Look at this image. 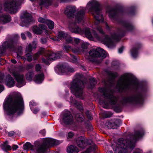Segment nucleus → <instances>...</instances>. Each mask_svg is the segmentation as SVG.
Instances as JSON below:
<instances>
[{
  "label": "nucleus",
  "mask_w": 153,
  "mask_h": 153,
  "mask_svg": "<svg viewBox=\"0 0 153 153\" xmlns=\"http://www.w3.org/2000/svg\"><path fill=\"white\" fill-rule=\"evenodd\" d=\"M87 9L84 7H80L76 10L74 6H68L65 9L64 13L68 16L75 18V21H70L69 24V28L73 33H75L84 34L87 38L91 40L95 39L101 41L106 45L108 48H112L115 45V41H119L123 35L122 33L126 31H130L134 28L133 25L131 23L125 22H120L122 27L118 30L119 34H114L110 38L107 35H105L104 38L102 39L98 33L94 30H92V34L88 27L85 28L83 30L78 26L77 24H82L84 22L85 11Z\"/></svg>",
  "instance_id": "obj_1"
},
{
  "label": "nucleus",
  "mask_w": 153,
  "mask_h": 153,
  "mask_svg": "<svg viewBox=\"0 0 153 153\" xmlns=\"http://www.w3.org/2000/svg\"><path fill=\"white\" fill-rule=\"evenodd\" d=\"M3 107L4 114L10 121H12L14 117L21 115L24 109V103L21 94L16 92L11 93L5 100Z\"/></svg>",
  "instance_id": "obj_2"
},
{
  "label": "nucleus",
  "mask_w": 153,
  "mask_h": 153,
  "mask_svg": "<svg viewBox=\"0 0 153 153\" xmlns=\"http://www.w3.org/2000/svg\"><path fill=\"white\" fill-rule=\"evenodd\" d=\"M144 135L143 129L137 131L132 137L133 140L129 141L123 138L118 140L117 143H114L112 147L115 152L118 153H130L135 146L137 141L142 138Z\"/></svg>",
  "instance_id": "obj_3"
},
{
  "label": "nucleus",
  "mask_w": 153,
  "mask_h": 153,
  "mask_svg": "<svg viewBox=\"0 0 153 153\" xmlns=\"http://www.w3.org/2000/svg\"><path fill=\"white\" fill-rule=\"evenodd\" d=\"M86 8L93 15L96 20L94 25H90V27L92 29L91 30L90 29L91 33L92 34L93 30L96 32L95 30H96L99 33L104 35L105 32L102 27L98 25L99 23L103 22L104 21L103 16L102 13L99 3L95 1H91L87 4Z\"/></svg>",
  "instance_id": "obj_4"
},
{
  "label": "nucleus",
  "mask_w": 153,
  "mask_h": 153,
  "mask_svg": "<svg viewBox=\"0 0 153 153\" xmlns=\"http://www.w3.org/2000/svg\"><path fill=\"white\" fill-rule=\"evenodd\" d=\"M136 89L139 93L123 98L122 102L123 104H131L139 106L143 105L145 100L143 94L148 91V87L146 84L139 83L136 86Z\"/></svg>",
  "instance_id": "obj_5"
},
{
  "label": "nucleus",
  "mask_w": 153,
  "mask_h": 153,
  "mask_svg": "<svg viewBox=\"0 0 153 153\" xmlns=\"http://www.w3.org/2000/svg\"><path fill=\"white\" fill-rule=\"evenodd\" d=\"M133 75L130 73H127L123 74L117 82L116 88L120 92L130 90L133 86Z\"/></svg>",
  "instance_id": "obj_6"
},
{
  "label": "nucleus",
  "mask_w": 153,
  "mask_h": 153,
  "mask_svg": "<svg viewBox=\"0 0 153 153\" xmlns=\"http://www.w3.org/2000/svg\"><path fill=\"white\" fill-rule=\"evenodd\" d=\"M100 92L103 93L105 98L107 101L100 100V103L102 105L104 108H107L108 105H114L116 104L118 100V98L113 94L114 90L108 88L107 86L103 88H99Z\"/></svg>",
  "instance_id": "obj_7"
},
{
  "label": "nucleus",
  "mask_w": 153,
  "mask_h": 153,
  "mask_svg": "<svg viewBox=\"0 0 153 153\" xmlns=\"http://www.w3.org/2000/svg\"><path fill=\"white\" fill-rule=\"evenodd\" d=\"M89 56H85V58L97 64H99L102 59L107 56L106 52L103 49L98 48L96 50H91L88 53Z\"/></svg>",
  "instance_id": "obj_8"
},
{
  "label": "nucleus",
  "mask_w": 153,
  "mask_h": 153,
  "mask_svg": "<svg viewBox=\"0 0 153 153\" xmlns=\"http://www.w3.org/2000/svg\"><path fill=\"white\" fill-rule=\"evenodd\" d=\"M84 86L83 82L77 78L74 79L70 84L71 92L76 97L82 98L83 88Z\"/></svg>",
  "instance_id": "obj_9"
},
{
  "label": "nucleus",
  "mask_w": 153,
  "mask_h": 153,
  "mask_svg": "<svg viewBox=\"0 0 153 153\" xmlns=\"http://www.w3.org/2000/svg\"><path fill=\"white\" fill-rule=\"evenodd\" d=\"M10 73L15 78L17 83L16 85L20 88L25 84L24 75L21 74L18 69L15 67H11L9 69Z\"/></svg>",
  "instance_id": "obj_10"
},
{
  "label": "nucleus",
  "mask_w": 153,
  "mask_h": 153,
  "mask_svg": "<svg viewBox=\"0 0 153 153\" xmlns=\"http://www.w3.org/2000/svg\"><path fill=\"white\" fill-rule=\"evenodd\" d=\"M23 0H18L16 1L13 0L9 2H6L4 5L5 10L11 13H14L17 12L20 8V4Z\"/></svg>",
  "instance_id": "obj_11"
},
{
  "label": "nucleus",
  "mask_w": 153,
  "mask_h": 153,
  "mask_svg": "<svg viewBox=\"0 0 153 153\" xmlns=\"http://www.w3.org/2000/svg\"><path fill=\"white\" fill-rule=\"evenodd\" d=\"M18 45L17 40L14 38L10 39L7 42H5L2 46H0V56L3 54L6 49L9 48L15 50Z\"/></svg>",
  "instance_id": "obj_12"
},
{
  "label": "nucleus",
  "mask_w": 153,
  "mask_h": 153,
  "mask_svg": "<svg viewBox=\"0 0 153 153\" xmlns=\"http://www.w3.org/2000/svg\"><path fill=\"white\" fill-rule=\"evenodd\" d=\"M61 53V52H59L57 53L49 52L47 53L45 58L42 59V61L43 63L48 65L49 64V61L60 58L61 56L60 53Z\"/></svg>",
  "instance_id": "obj_13"
},
{
  "label": "nucleus",
  "mask_w": 153,
  "mask_h": 153,
  "mask_svg": "<svg viewBox=\"0 0 153 153\" xmlns=\"http://www.w3.org/2000/svg\"><path fill=\"white\" fill-rule=\"evenodd\" d=\"M32 30L34 33L37 35L42 33L43 30H44L45 34L47 35H49L51 33V32L48 31L45 25L43 24L40 25L39 27L36 26H33Z\"/></svg>",
  "instance_id": "obj_14"
},
{
  "label": "nucleus",
  "mask_w": 153,
  "mask_h": 153,
  "mask_svg": "<svg viewBox=\"0 0 153 153\" xmlns=\"http://www.w3.org/2000/svg\"><path fill=\"white\" fill-rule=\"evenodd\" d=\"M63 117V123L66 125H71L74 123L73 117L71 113L69 111L65 110Z\"/></svg>",
  "instance_id": "obj_15"
},
{
  "label": "nucleus",
  "mask_w": 153,
  "mask_h": 153,
  "mask_svg": "<svg viewBox=\"0 0 153 153\" xmlns=\"http://www.w3.org/2000/svg\"><path fill=\"white\" fill-rule=\"evenodd\" d=\"M21 19L24 25L27 26L33 22V19L31 15L26 13L22 14Z\"/></svg>",
  "instance_id": "obj_16"
},
{
  "label": "nucleus",
  "mask_w": 153,
  "mask_h": 153,
  "mask_svg": "<svg viewBox=\"0 0 153 153\" xmlns=\"http://www.w3.org/2000/svg\"><path fill=\"white\" fill-rule=\"evenodd\" d=\"M57 68L59 71L58 74H68L69 72L74 71L73 68L67 67L64 65L58 66Z\"/></svg>",
  "instance_id": "obj_17"
},
{
  "label": "nucleus",
  "mask_w": 153,
  "mask_h": 153,
  "mask_svg": "<svg viewBox=\"0 0 153 153\" xmlns=\"http://www.w3.org/2000/svg\"><path fill=\"white\" fill-rule=\"evenodd\" d=\"M43 142L47 148H50L53 145H59L61 143L59 140L51 138H45L44 139Z\"/></svg>",
  "instance_id": "obj_18"
},
{
  "label": "nucleus",
  "mask_w": 153,
  "mask_h": 153,
  "mask_svg": "<svg viewBox=\"0 0 153 153\" xmlns=\"http://www.w3.org/2000/svg\"><path fill=\"white\" fill-rule=\"evenodd\" d=\"M76 142L77 146L82 149L85 148L88 144L87 140L82 136L77 138Z\"/></svg>",
  "instance_id": "obj_19"
},
{
  "label": "nucleus",
  "mask_w": 153,
  "mask_h": 153,
  "mask_svg": "<svg viewBox=\"0 0 153 153\" xmlns=\"http://www.w3.org/2000/svg\"><path fill=\"white\" fill-rule=\"evenodd\" d=\"M120 11L118 10L109 9L107 11V13H108L110 19H114L116 18L118 15Z\"/></svg>",
  "instance_id": "obj_20"
},
{
  "label": "nucleus",
  "mask_w": 153,
  "mask_h": 153,
  "mask_svg": "<svg viewBox=\"0 0 153 153\" xmlns=\"http://www.w3.org/2000/svg\"><path fill=\"white\" fill-rule=\"evenodd\" d=\"M1 8L0 7V24H4L11 21V17L8 14H2L1 12Z\"/></svg>",
  "instance_id": "obj_21"
},
{
  "label": "nucleus",
  "mask_w": 153,
  "mask_h": 153,
  "mask_svg": "<svg viewBox=\"0 0 153 153\" xmlns=\"http://www.w3.org/2000/svg\"><path fill=\"white\" fill-rule=\"evenodd\" d=\"M88 43H83L80 47L73 49L72 51L74 53H85V50L88 48Z\"/></svg>",
  "instance_id": "obj_22"
},
{
  "label": "nucleus",
  "mask_w": 153,
  "mask_h": 153,
  "mask_svg": "<svg viewBox=\"0 0 153 153\" xmlns=\"http://www.w3.org/2000/svg\"><path fill=\"white\" fill-rule=\"evenodd\" d=\"M44 79V75L43 73L36 74L33 77V80L36 83L40 84L42 83Z\"/></svg>",
  "instance_id": "obj_23"
},
{
  "label": "nucleus",
  "mask_w": 153,
  "mask_h": 153,
  "mask_svg": "<svg viewBox=\"0 0 153 153\" xmlns=\"http://www.w3.org/2000/svg\"><path fill=\"white\" fill-rule=\"evenodd\" d=\"M140 44H136L131 50L130 52L131 56L134 58H136L138 55V50L140 48Z\"/></svg>",
  "instance_id": "obj_24"
},
{
  "label": "nucleus",
  "mask_w": 153,
  "mask_h": 153,
  "mask_svg": "<svg viewBox=\"0 0 153 153\" xmlns=\"http://www.w3.org/2000/svg\"><path fill=\"white\" fill-rule=\"evenodd\" d=\"M5 82L6 85L9 87H12L15 85L14 79L10 75H8L6 76Z\"/></svg>",
  "instance_id": "obj_25"
},
{
  "label": "nucleus",
  "mask_w": 153,
  "mask_h": 153,
  "mask_svg": "<svg viewBox=\"0 0 153 153\" xmlns=\"http://www.w3.org/2000/svg\"><path fill=\"white\" fill-rule=\"evenodd\" d=\"M45 145L44 144V143L42 144L38 145L35 148V150L36 153H44L45 149L47 148Z\"/></svg>",
  "instance_id": "obj_26"
},
{
  "label": "nucleus",
  "mask_w": 153,
  "mask_h": 153,
  "mask_svg": "<svg viewBox=\"0 0 153 153\" xmlns=\"http://www.w3.org/2000/svg\"><path fill=\"white\" fill-rule=\"evenodd\" d=\"M67 152L68 153H78L79 152V150L75 146L71 145L68 146Z\"/></svg>",
  "instance_id": "obj_27"
},
{
  "label": "nucleus",
  "mask_w": 153,
  "mask_h": 153,
  "mask_svg": "<svg viewBox=\"0 0 153 153\" xmlns=\"http://www.w3.org/2000/svg\"><path fill=\"white\" fill-rule=\"evenodd\" d=\"M37 42L36 41H33L32 44H30L26 47V52H31L33 49H35L36 48V46Z\"/></svg>",
  "instance_id": "obj_28"
},
{
  "label": "nucleus",
  "mask_w": 153,
  "mask_h": 153,
  "mask_svg": "<svg viewBox=\"0 0 153 153\" xmlns=\"http://www.w3.org/2000/svg\"><path fill=\"white\" fill-rule=\"evenodd\" d=\"M70 102L71 105L76 106L80 111L82 110V107L81 104H79L76 100L72 97L70 98Z\"/></svg>",
  "instance_id": "obj_29"
},
{
  "label": "nucleus",
  "mask_w": 153,
  "mask_h": 153,
  "mask_svg": "<svg viewBox=\"0 0 153 153\" xmlns=\"http://www.w3.org/2000/svg\"><path fill=\"white\" fill-rule=\"evenodd\" d=\"M68 34L65 33L64 32L62 31H61L59 32L58 35V38L56 39H55L53 38H51V39L57 41H59V40H62V39H64L67 36Z\"/></svg>",
  "instance_id": "obj_30"
},
{
  "label": "nucleus",
  "mask_w": 153,
  "mask_h": 153,
  "mask_svg": "<svg viewBox=\"0 0 153 153\" xmlns=\"http://www.w3.org/2000/svg\"><path fill=\"white\" fill-rule=\"evenodd\" d=\"M105 125L109 129H115L117 127V125L113 121H110L107 122L106 123Z\"/></svg>",
  "instance_id": "obj_31"
},
{
  "label": "nucleus",
  "mask_w": 153,
  "mask_h": 153,
  "mask_svg": "<svg viewBox=\"0 0 153 153\" xmlns=\"http://www.w3.org/2000/svg\"><path fill=\"white\" fill-rule=\"evenodd\" d=\"M52 0H40V5L45 6L47 7L48 6L50 5L52 3Z\"/></svg>",
  "instance_id": "obj_32"
},
{
  "label": "nucleus",
  "mask_w": 153,
  "mask_h": 153,
  "mask_svg": "<svg viewBox=\"0 0 153 153\" xmlns=\"http://www.w3.org/2000/svg\"><path fill=\"white\" fill-rule=\"evenodd\" d=\"M1 147L3 150L5 152H7V150H10L11 149V146L8 145L7 141H6L3 144H1Z\"/></svg>",
  "instance_id": "obj_33"
},
{
  "label": "nucleus",
  "mask_w": 153,
  "mask_h": 153,
  "mask_svg": "<svg viewBox=\"0 0 153 153\" xmlns=\"http://www.w3.org/2000/svg\"><path fill=\"white\" fill-rule=\"evenodd\" d=\"M23 149L25 150H28L30 149L31 150L34 149L33 146L29 142H27L23 146Z\"/></svg>",
  "instance_id": "obj_34"
},
{
  "label": "nucleus",
  "mask_w": 153,
  "mask_h": 153,
  "mask_svg": "<svg viewBox=\"0 0 153 153\" xmlns=\"http://www.w3.org/2000/svg\"><path fill=\"white\" fill-rule=\"evenodd\" d=\"M34 75L33 72H29L27 73L26 75V78L27 80L31 81L33 80V76Z\"/></svg>",
  "instance_id": "obj_35"
},
{
  "label": "nucleus",
  "mask_w": 153,
  "mask_h": 153,
  "mask_svg": "<svg viewBox=\"0 0 153 153\" xmlns=\"http://www.w3.org/2000/svg\"><path fill=\"white\" fill-rule=\"evenodd\" d=\"M27 53L26 54L24 57L23 58V59L25 60L27 59L29 62H31L32 61V55L29 53V52H27Z\"/></svg>",
  "instance_id": "obj_36"
},
{
  "label": "nucleus",
  "mask_w": 153,
  "mask_h": 153,
  "mask_svg": "<svg viewBox=\"0 0 153 153\" xmlns=\"http://www.w3.org/2000/svg\"><path fill=\"white\" fill-rule=\"evenodd\" d=\"M75 117L78 121H82L84 119V117L81 113L76 114V115Z\"/></svg>",
  "instance_id": "obj_37"
},
{
  "label": "nucleus",
  "mask_w": 153,
  "mask_h": 153,
  "mask_svg": "<svg viewBox=\"0 0 153 153\" xmlns=\"http://www.w3.org/2000/svg\"><path fill=\"white\" fill-rule=\"evenodd\" d=\"M46 24H47L49 29L52 30L53 28L54 23L53 21L50 20L48 19V20L47 21Z\"/></svg>",
  "instance_id": "obj_38"
},
{
  "label": "nucleus",
  "mask_w": 153,
  "mask_h": 153,
  "mask_svg": "<svg viewBox=\"0 0 153 153\" xmlns=\"http://www.w3.org/2000/svg\"><path fill=\"white\" fill-rule=\"evenodd\" d=\"M96 145L93 144L90 146V147L86 150V151L83 153H89L90 152L95 150L96 148Z\"/></svg>",
  "instance_id": "obj_39"
},
{
  "label": "nucleus",
  "mask_w": 153,
  "mask_h": 153,
  "mask_svg": "<svg viewBox=\"0 0 153 153\" xmlns=\"http://www.w3.org/2000/svg\"><path fill=\"white\" fill-rule=\"evenodd\" d=\"M35 70L36 71H40V73H41L42 72L43 73V69L40 64H36L35 65Z\"/></svg>",
  "instance_id": "obj_40"
},
{
  "label": "nucleus",
  "mask_w": 153,
  "mask_h": 153,
  "mask_svg": "<svg viewBox=\"0 0 153 153\" xmlns=\"http://www.w3.org/2000/svg\"><path fill=\"white\" fill-rule=\"evenodd\" d=\"M73 38L71 37L68 34L65 37V39L68 43H72L73 42Z\"/></svg>",
  "instance_id": "obj_41"
},
{
  "label": "nucleus",
  "mask_w": 153,
  "mask_h": 153,
  "mask_svg": "<svg viewBox=\"0 0 153 153\" xmlns=\"http://www.w3.org/2000/svg\"><path fill=\"white\" fill-rule=\"evenodd\" d=\"M97 81L94 78H91L90 79V86L88 87L89 88H92L97 83Z\"/></svg>",
  "instance_id": "obj_42"
},
{
  "label": "nucleus",
  "mask_w": 153,
  "mask_h": 153,
  "mask_svg": "<svg viewBox=\"0 0 153 153\" xmlns=\"http://www.w3.org/2000/svg\"><path fill=\"white\" fill-rule=\"evenodd\" d=\"M109 75L113 78H114L116 77L117 75V73L116 72H113L111 71L108 73Z\"/></svg>",
  "instance_id": "obj_43"
},
{
  "label": "nucleus",
  "mask_w": 153,
  "mask_h": 153,
  "mask_svg": "<svg viewBox=\"0 0 153 153\" xmlns=\"http://www.w3.org/2000/svg\"><path fill=\"white\" fill-rule=\"evenodd\" d=\"M63 49L64 51L67 52L70 49H71V47L70 46L68 45L64 44Z\"/></svg>",
  "instance_id": "obj_44"
},
{
  "label": "nucleus",
  "mask_w": 153,
  "mask_h": 153,
  "mask_svg": "<svg viewBox=\"0 0 153 153\" xmlns=\"http://www.w3.org/2000/svg\"><path fill=\"white\" fill-rule=\"evenodd\" d=\"M37 104L36 102L32 101L30 102V106L31 110H33L34 108V107Z\"/></svg>",
  "instance_id": "obj_45"
},
{
  "label": "nucleus",
  "mask_w": 153,
  "mask_h": 153,
  "mask_svg": "<svg viewBox=\"0 0 153 153\" xmlns=\"http://www.w3.org/2000/svg\"><path fill=\"white\" fill-rule=\"evenodd\" d=\"M71 59L70 60V62L73 63H76L77 62V59L76 56L73 55H71Z\"/></svg>",
  "instance_id": "obj_46"
},
{
  "label": "nucleus",
  "mask_w": 153,
  "mask_h": 153,
  "mask_svg": "<svg viewBox=\"0 0 153 153\" xmlns=\"http://www.w3.org/2000/svg\"><path fill=\"white\" fill-rule=\"evenodd\" d=\"M48 20V19H44L42 17H39V18L38 19V22L46 24L47 22V21Z\"/></svg>",
  "instance_id": "obj_47"
},
{
  "label": "nucleus",
  "mask_w": 153,
  "mask_h": 153,
  "mask_svg": "<svg viewBox=\"0 0 153 153\" xmlns=\"http://www.w3.org/2000/svg\"><path fill=\"white\" fill-rule=\"evenodd\" d=\"M43 51L41 50L38 51L37 53H36L35 55L34 58L35 59H36L39 56L42 54L43 53Z\"/></svg>",
  "instance_id": "obj_48"
},
{
  "label": "nucleus",
  "mask_w": 153,
  "mask_h": 153,
  "mask_svg": "<svg viewBox=\"0 0 153 153\" xmlns=\"http://www.w3.org/2000/svg\"><path fill=\"white\" fill-rule=\"evenodd\" d=\"M143 152L142 150L139 149H136L134 150L133 153H142Z\"/></svg>",
  "instance_id": "obj_49"
},
{
  "label": "nucleus",
  "mask_w": 153,
  "mask_h": 153,
  "mask_svg": "<svg viewBox=\"0 0 153 153\" xmlns=\"http://www.w3.org/2000/svg\"><path fill=\"white\" fill-rule=\"evenodd\" d=\"M74 134L72 132H70L68 133L67 138L70 139L72 138L74 136Z\"/></svg>",
  "instance_id": "obj_50"
},
{
  "label": "nucleus",
  "mask_w": 153,
  "mask_h": 153,
  "mask_svg": "<svg viewBox=\"0 0 153 153\" xmlns=\"http://www.w3.org/2000/svg\"><path fill=\"white\" fill-rule=\"evenodd\" d=\"M80 40L79 39L73 38V42H74L75 44H78L80 42Z\"/></svg>",
  "instance_id": "obj_51"
},
{
  "label": "nucleus",
  "mask_w": 153,
  "mask_h": 153,
  "mask_svg": "<svg viewBox=\"0 0 153 153\" xmlns=\"http://www.w3.org/2000/svg\"><path fill=\"white\" fill-rule=\"evenodd\" d=\"M31 110L33 113L36 114L39 111V109L38 108H34L33 109V110Z\"/></svg>",
  "instance_id": "obj_52"
},
{
  "label": "nucleus",
  "mask_w": 153,
  "mask_h": 153,
  "mask_svg": "<svg viewBox=\"0 0 153 153\" xmlns=\"http://www.w3.org/2000/svg\"><path fill=\"white\" fill-rule=\"evenodd\" d=\"M4 74L0 72V82H4Z\"/></svg>",
  "instance_id": "obj_53"
},
{
  "label": "nucleus",
  "mask_w": 153,
  "mask_h": 153,
  "mask_svg": "<svg viewBox=\"0 0 153 153\" xmlns=\"http://www.w3.org/2000/svg\"><path fill=\"white\" fill-rule=\"evenodd\" d=\"M86 114L88 117L90 119V120H91L92 119V117L89 114V111H87L86 112Z\"/></svg>",
  "instance_id": "obj_54"
},
{
  "label": "nucleus",
  "mask_w": 153,
  "mask_h": 153,
  "mask_svg": "<svg viewBox=\"0 0 153 153\" xmlns=\"http://www.w3.org/2000/svg\"><path fill=\"white\" fill-rule=\"evenodd\" d=\"M33 65L31 63L29 64L26 67V69H31L33 68Z\"/></svg>",
  "instance_id": "obj_55"
},
{
  "label": "nucleus",
  "mask_w": 153,
  "mask_h": 153,
  "mask_svg": "<svg viewBox=\"0 0 153 153\" xmlns=\"http://www.w3.org/2000/svg\"><path fill=\"white\" fill-rule=\"evenodd\" d=\"M41 42L42 44H45L47 42V40L45 38H42L41 39Z\"/></svg>",
  "instance_id": "obj_56"
},
{
  "label": "nucleus",
  "mask_w": 153,
  "mask_h": 153,
  "mask_svg": "<svg viewBox=\"0 0 153 153\" xmlns=\"http://www.w3.org/2000/svg\"><path fill=\"white\" fill-rule=\"evenodd\" d=\"M15 134V132L13 131H11L9 132L8 135L9 136L11 137L14 135Z\"/></svg>",
  "instance_id": "obj_57"
},
{
  "label": "nucleus",
  "mask_w": 153,
  "mask_h": 153,
  "mask_svg": "<svg viewBox=\"0 0 153 153\" xmlns=\"http://www.w3.org/2000/svg\"><path fill=\"white\" fill-rule=\"evenodd\" d=\"M124 48L123 46H122L118 50V52L119 53H122Z\"/></svg>",
  "instance_id": "obj_58"
},
{
  "label": "nucleus",
  "mask_w": 153,
  "mask_h": 153,
  "mask_svg": "<svg viewBox=\"0 0 153 153\" xmlns=\"http://www.w3.org/2000/svg\"><path fill=\"white\" fill-rule=\"evenodd\" d=\"M46 131L45 129L42 130L40 131V133L42 135L44 136L45 134Z\"/></svg>",
  "instance_id": "obj_59"
},
{
  "label": "nucleus",
  "mask_w": 153,
  "mask_h": 153,
  "mask_svg": "<svg viewBox=\"0 0 153 153\" xmlns=\"http://www.w3.org/2000/svg\"><path fill=\"white\" fill-rule=\"evenodd\" d=\"M25 33L27 35V36L29 38H31L32 37L31 33L29 32H26Z\"/></svg>",
  "instance_id": "obj_60"
},
{
  "label": "nucleus",
  "mask_w": 153,
  "mask_h": 153,
  "mask_svg": "<svg viewBox=\"0 0 153 153\" xmlns=\"http://www.w3.org/2000/svg\"><path fill=\"white\" fill-rule=\"evenodd\" d=\"M19 147L18 145H15L13 146L12 147L13 149V150H16Z\"/></svg>",
  "instance_id": "obj_61"
},
{
  "label": "nucleus",
  "mask_w": 153,
  "mask_h": 153,
  "mask_svg": "<svg viewBox=\"0 0 153 153\" xmlns=\"http://www.w3.org/2000/svg\"><path fill=\"white\" fill-rule=\"evenodd\" d=\"M21 35L22 39H26V36L25 34L24 33H21Z\"/></svg>",
  "instance_id": "obj_62"
},
{
  "label": "nucleus",
  "mask_w": 153,
  "mask_h": 153,
  "mask_svg": "<svg viewBox=\"0 0 153 153\" xmlns=\"http://www.w3.org/2000/svg\"><path fill=\"white\" fill-rule=\"evenodd\" d=\"M112 66H115V65L118 66V62H116L113 61L112 63Z\"/></svg>",
  "instance_id": "obj_63"
},
{
  "label": "nucleus",
  "mask_w": 153,
  "mask_h": 153,
  "mask_svg": "<svg viewBox=\"0 0 153 153\" xmlns=\"http://www.w3.org/2000/svg\"><path fill=\"white\" fill-rule=\"evenodd\" d=\"M4 90V87L1 85H0V93Z\"/></svg>",
  "instance_id": "obj_64"
}]
</instances>
